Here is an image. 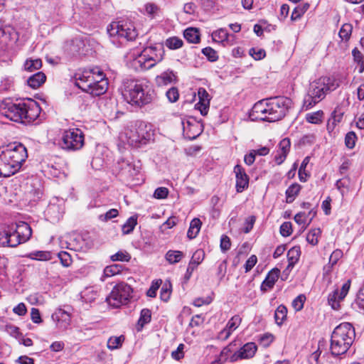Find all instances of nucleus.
Instances as JSON below:
<instances>
[{
	"label": "nucleus",
	"instance_id": "1",
	"mask_svg": "<svg viewBox=\"0 0 364 364\" xmlns=\"http://www.w3.org/2000/svg\"><path fill=\"white\" fill-rule=\"evenodd\" d=\"M41 111L38 103L31 99L19 102L5 100L0 105V112L3 116L23 124L34 122L39 117Z\"/></svg>",
	"mask_w": 364,
	"mask_h": 364
},
{
	"label": "nucleus",
	"instance_id": "2",
	"mask_svg": "<svg viewBox=\"0 0 364 364\" xmlns=\"http://www.w3.org/2000/svg\"><path fill=\"white\" fill-rule=\"evenodd\" d=\"M28 157L26 148L21 143H13L0 149V176L15 174Z\"/></svg>",
	"mask_w": 364,
	"mask_h": 364
},
{
	"label": "nucleus",
	"instance_id": "3",
	"mask_svg": "<svg viewBox=\"0 0 364 364\" xmlns=\"http://www.w3.org/2000/svg\"><path fill=\"white\" fill-rule=\"evenodd\" d=\"M122 95L128 103L139 107L151 104L156 99L154 90L146 82L139 81L128 82Z\"/></svg>",
	"mask_w": 364,
	"mask_h": 364
},
{
	"label": "nucleus",
	"instance_id": "4",
	"mask_svg": "<svg viewBox=\"0 0 364 364\" xmlns=\"http://www.w3.org/2000/svg\"><path fill=\"white\" fill-rule=\"evenodd\" d=\"M355 337L353 325L344 322L336 326L331 333L330 350L333 356H339L347 353Z\"/></svg>",
	"mask_w": 364,
	"mask_h": 364
},
{
	"label": "nucleus",
	"instance_id": "5",
	"mask_svg": "<svg viewBox=\"0 0 364 364\" xmlns=\"http://www.w3.org/2000/svg\"><path fill=\"white\" fill-rule=\"evenodd\" d=\"M32 235L30 225L24 222L12 224L0 230V246L15 247L28 241Z\"/></svg>",
	"mask_w": 364,
	"mask_h": 364
},
{
	"label": "nucleus",
	"instance_id": "6",
	"mask_svg": "<svg viewBox=\"0 0 364 364\" xmlns=\"http://www.w3.org/2000/svg\"><path fill=\"white\" fill-rule=\"evenodd\" d=\"M107 30L110 41L117 46H122L128 41H132L138 36L134 23L129 21L112 22L107 26Z\"/></svg>",
	"mask_w": 364,
	"mask_h": 364
},
{
	"label": "nucleus",
	"instance_id": "7",
	"mask_svg": "<svg viewBox=\"0 0 364 364\" xmlns=\"http://www.w3.org/2000/svg\"><path fill=\"white\" fill-rule=\"evenodd\" d=\"M164 53L165 50L162 44L146 47L134 58L133 66L136 70H149L163 60Z\"/></svg>",
	"mask_w": 364,
	"mask_h": 364
},
{
	"label": "nucleus",
	"instance_id": "8",
	"mask_svg": "<svg viewBox=\"0 0 364 364\" xmlns=\"http://www.w3.org/2000/svg\"><path fill=\"white\" fill-rule=\"evenodd\" d=\"M330 78L321 77L310 83L306 95L303 101V108L306 110L311 109L317 103L324 99L328 91Z\"/></svg>",
	"mask_w": 364,
	"mask_h": 364
},
{
	"label": "nucleus",
	"instance_id": "9",
	"mask_svg": "<svg viewBox=\"0 0 364 364\" xmlns=\"http://www.w3.org/2000/svg\"><path fill=\"white\" fill-rule=\"evenodd\" d=\"M153 135L151 125L142 121L136 122L125 132L127 144L136 148L146 144L151 140Z\"/></svg>",
	"mask_w": 364,
	"mask_h": 364
},
{
	"label": "nucleus",
	"instance_id": "10",
	"mask_svg": "<svg viewBox=\"0 0 364 364\" xmlns=\"http://www.w3.org/2000/svg\"><path fill=\"white\" fill-rule=\"evenodd\" d=\"M273 97L262 100L256 102L250 113L252 120L266 121L273 122L278 120L276 116Z\"/></svg>",
	"mask_w": 364,
	"mask_h": 364
},
{
	"label": "nucleus",
	"instance_id": "11",
	"mask_svg": "<svg viewBox=\"0 0 364 364\" xmlns=\"http://www.w3.org/2000/svg\"><path fill=\"white\" fill-rule=\"evenodd\" d=\"M133 289L127 283L120 282L117 284L112 289L106 301L109 306L114 308L126 305L132 298Z\"/></svg>",
	"mask_w": 364,
	"mask_h": 364
},
{
	"label": "nucleus",
	"instance_id": "12",
	"mask_svg": "<svg viewBox=\"0 0 364 364\" xmlns=\"http://www.w3.org/2000/svg\"><path fill=\"white\" fill-rule=\"evenodd\" d=\"M84 145V134L79 129H72L63 132L59 146L66 151H76Z\"/></svg>",
	"mask_w": 364,
	"mask_h": 364
},
{
	"label": "nucleus",
	"instance_id": "13",
	"mask_svg": "<svg viewBox=\"0 0 364 364\" xmlns=\"http://www.w3.org/2000/svg\"><path fill=\"white\" fill-rule=\"evenodd\" d=\"M85 75L87 76L82 77L85 79V82H80L81 90L92 95V96H100L101 95L105 94L108 88V80H101L98 82V84H93V79L91 77H89V73H86Z\"/></svg>",
	"mask_w": 364,
	"mask_h": 364
},
{
	"label": "nucleus",
	"instance_id": "14",
	"mask_svg": "<svg viewBox=\"0 0 364 364\" xmlns=\"http://www.w3.org/2000/svg\"><path fill=\"white\" fill-rule=\"evenodd\" d=\"M86 73H88L89 77H91L94 80L92 82L93 84H98V82L101 80H107V78H105V75H104L103 72L98 68H94L90 70H84L82 72L77 73L75 75V85L81 89V83L83 82L85 83V79L82 77L87 76L85 75ZM86 84H87L86 82Z\"/></svg>",
	"mask_w": 364,
	"mask_h": 364
},
{
	"label": "nucleus",
	"instance_id": "15",
	"mask_svg": "<svg viewBox=\"0 0 364 364\" xmlns=\"http://www.w3.org/2000/svg\"><path fill=\"white\" fill-rule=\"evenodd\" d=\"M257 350V347L255 343H247L238 350L230 355V362L235 363L239 360L251 358L255 355Z\"/></svg>",
	"mask_w": 364,
	"mask_h": 364
},
{
	"label": "nucleus",
	"instance_id": "16",
	"mask_svg": "<svg viewBox=\"0 0 364 364\" xmlns=\"http://www.w3.org/2000/svg\"><path fill=\"white\" fill-rule=\"evenodd\" d=\"M273 100L276 116H277L278 120H280L286 116L291 107L292 101L290 98L284 96L274 97Z\"/></svg>",
	"mask_w": 364,
	"mask_h": 364
},
{
	"label": "nucleus",
	"instance_id": "17",
	"mask_svg": "<svg viewBox=\"0 0 364 364\" xmlns=\"http://www.w3.org/2000/svg\"><path fill=\"white\" fill-rule=\"evenodd\" d=\"M234 173H235L236 178V191L237 193H242L248 188L250 178L244 168L240 164H237L234 167Z\"/></svg>",
	"mask_w": 364,
	"mask_h": 364
},
{
	"label": "nucleus",
	"instance_id": "18",
	"mask_svg": "<svg viewBox=\"0 0 364 364\" xmlns=\"http://www.w3.org/2000/svg\"><path fill=\"white\" fill-rule=\"evenodd\" d=\"M52 320L60 330H66L70 325V315L62 309H58L51 316Z\"/></svg>",
	"mask_w": 364,
	"mask_h": 364
},
{
	"label": "nucleus",
	"instance_id": "19",
	"mask_svg": "<svg viewBox=\"0 0 364 364\" xmlns=\"http://www.w3.org/2000/svg\"><path fill=\"white\" fill-rule=\"evenodd\" d=\"M183 134L189 139H196L202 132V126L196 122H182Z\"/></svg>",
	"mask_w": 364,
	"mask_h": 364
},
{
	"label": "nucleus",
	"instance_id": "20",
	"mask_svg": "<svg viewBox=\"0 0 364 364\" xmlns=\"http://www.w3.org/2000/svg\"><path fill=\"white\" fill-rule=\"evenodd\" d=\"M198 94L199 102L196 104V107L200 110L203 116H205L209 109L210 97L208 92L202 87L198 89Z\"/></svg>",
	"mask_w": 364,
	"mask_h": 364
},
{
	"label": "nucleus",
	"instance_id": "21",
	"mask_svg": "<svg viewBox=\"0 0 364 364\" xmlns=\"http://www.w3.org/2000/svg\"><path fill=\"white\" fill-rule=\"evenodd\" d=\"M139 173V167L132 164L127 161L123 160L119 173L121 176L124 177L127 180H132Z\"/></svg>",
	"mask_w": 364,
	"mask_h": 364
},
{
	"label": "nucleus",
	"instance_id": "22",
	"mask_svg": "<svg viewBox=\"0 0 364 364\" xmlns=\"http://www.w3.org/2000/svg\"><path fill=\"white\" fill-rule=\"evenodd\" d=\"M213 40L221 43L223 46H232L233 44L234 36L230 35L225 28H220L212 33Z\"/></svg>",
	"mask_w": 364,
	"mask_h": 364
},
{
	"label": "nucleus",
	"instance_id": "23",
	"mask_svg": "<svg viewBox=\"0 0 364 364\" xmlns=\"http://www.w3.org/2000/svg\"><path fill=\"white\" fill-rule=\"evenodd\" d=\"M242 318L238 315H235L228 321L224 329L220 332V336L223 337L224 340L228 339L231 333L236 330L240 325Z\"/></svg>",
	"mask_w": 364,
	"mask_h": 364
},
{
	"label": "nucleus",
	"instance_id": "24",
	"mask_svg": "<svg viewBox=\"0 0 364 364\" xmlns=\"http://www.w3.org/2000/svg\"><path fill=\"white\" fill-rule=\"evenodd\" d=\"M177 77L173 70H167L156 77V84L159 87L166 86L176 82Z\"/></svg>",
	"mask_w": 364,
	"mask_h": 364
},
{
	"label": "nucleus",
	"instance_id": "25",
	"mask_svg": "<svg viewBox=\"0 0 364 364\" xmlns=\"http://www.w3.org/2000/svg\"><path fill=\"white\" fill-rule=\"evenodd\" d=\"M279 272L280 271L277 268H274L269 272L261 285V290L262 291H267V290L273 288L279 278Z\"/></svg>",
	"mask_w": 364,
	"mask_h": 364
},
{
	"label": "nucleus",
	"instance_id": "26",
	"mask_svg": "<svg viewBox=\"0 0 364 364\" xmlns=\"http://www.w3.org/2000/svg\"><path fill=\"white\" fill-rule=\"evenodd\" d=\"M45 213L50 220L54 222L58 221L62 217L63 210L60 205L55 203H50L48 205Z\"/></svg>",
	"mask_w": 364,
	"mask_h": 364
},
{
	"label": "nucleus",
	"instance_id": "27",
	"mask_svg": "<svg viewBox=\"0 0 364 364\" xmlns=\"http://www.w3.org/2000/svg\"><path fill=\"white\" fill-rule=\"evenodd\" d=\"M46 80V75L42 72H38L28 78L27 83L31 88L37 89L45 82Z\"/></svg>",
	"mask_w": 364,
	"mask_h": 364
},
{
	"label": "nucleus",
	"instance_id": "28",
	"mask_svg": "<svg viewBox=\"0 0 364 364\" xmlns=\"http://www.w3.org/2000/svg\"><path fill=\"white\" fill-rule=\"evenodd\" d=\"M301 255L300 247L295 246L291 247L287 252L288 266L287 269H292L295 264L299 261Z\"/></svg>",
	"mask_w": 364,
	"mask_h": 364
},
{
	"label": "nucleus",
	"instance_id": "29",
	"mask_svg": "<svg viewBox=\"0 0 364 364\" xmlns=\"http://www.w3.org/2000/svg\"><path fill=\"white\" fill-rule=\"evenodd\" d=\"M183 36L191 43H198L200 41L199 30L196 28H188L183 32Z\"/></svg>",
	"mask_w": 364,
	"mask_h": 364
},
{
	"label": "nucleus",
	"instance_id": "30",
	"mask_svg": "<svg viewBox=\"0 0 364 364\" xmlns=\"http://www.w3.org/2000/svg\"><path fill=\"white\" fill-rule=\"evenodd\" d=\"M201 225L202 223L199 218L193 219L187 232V237L191 240L196 238L200 230Z\"/></svg>",
	"mask_w": 364,
	"mask_h": 364
},
{
	"label": "nucleus",
	"instance_id": "31",
	"mask_svg": "<svg viewBox=\"0 0 364 364\" xmlns=\"http://www.w3.org/2000/svg\"><path fill=\"white\" fill-rule=\"evenodd\" d=\"M301 186L295 183L291 184L286 191V201L288 203H292L299 194Z\"/></svg>",
	"mask_w": 364,
	"mask_h": 364
},
{
	"label": "nucleus",
	"instance_id": "32",
	"mask_svg": "<svg viewBox=\"0 0 364 364\" xmlns=\"http://www.w3.org/2000/svg\"><path fill=\"white\" fill-rule=\"evenodd\" d=\"M151 319V312L148 309H143L140 313V317L137 323V330L141 331L143 327L149 323Z\"/></svg>",
	"mask_w": 364,
	"mask_h": 364
},
{
	"label": "nucleus",
	"instance_id": "33",
	"mask_svg": "<svg viewBox=\"0 0 364 364\" xmlns=\"http://www.w3.org/2000/svg\"><path fill=\"white\" fill-rule=\"evenodd\" d=\"M97 296V291L95 290L93 287L86 288L81 292V299L86 303H91L94 301Z\"/></svg>",
	"mask_w": 364,
	"mask_h": 364
},
{
	"label": "nucleus",
	"instance_id": "34",
	"mask_svg": "<svg viewBox=\"0 0 364 364\" xmlns=\"http://www.w3.org/2000/svg\"><path fill=\"white\" fill-rule=\"evenodd\" d=\"M122 271V266L119 264H112L107 266L105 268L103 276L102 277L101 279L102 281L105 280L106 277H110L112 276H114L116 274H118L121 273Z\"/></svg>",
	"mask_w": 364,
	"mask_h": 364
},
{
	"label": "nucleus",
	"instance_id": "35",
	"mask_svg": "<svg viewBox=\"0 0 364 364\" xmlns=\"http://www.w3.org/2000/svg\"><path fill=\"white\" fill-rule=\"evenodd\" d=\"M137 224V217L131 216L129 217L126 223L122 225V230L124 235L130 234L134 229Z\"/></svg>",
	"mask_w": 364,
	"mask_h": 364
},
{
	"label": "nucleus",
	"instance_id": "36",
	"mask_svg": "<svg viewBox=\"0 0 364 364\" xmlns=\"http://www.w3.org/2000/svg\"><path fill=\"white\" fill-rule=\"evenodd\" d=\"M27 257L31 259L48 261L51 259V254L48 251H35L29 253Z\"/></svg>",
	"mask_w": 364,
	"mask_h": 364
},
{
	"label": "nucleus",
	"instance_id": "37",
	"mask_svg": "<svg viewBox=\"0 0 364 364\" xmlns=\"http://www.w3.org/2000/svg\"><path fill=\"white\" fill-rule=\"evenodd\" d=\"M287 309L284 306L280 305L277 307L274 313V319L277 325L281 326L283 323L287 318Z\"/></svg>",
	"mask_w": 364,
	"mask_h": 364
},
{
	"label": "nucleus",
	"instance_id": "38",
	"mask_svg": "<svg viewBox=\"0 0 364 364\" xmlns=\"http://www.w3.org/2000/svg\"><path fill=\"white\" fill-rule=\"evenodd\" d=\"M165 257L170 264H175L181 260L183 257V253L178 250H168Z\"/></svg>",
	"mask_w": 364,
	"mask_h": 364
},
{
	"label": "nucleus",
	"instance_id": "39",
	"mask_svg": "<svg viewBox=\"0 0 364 364\" xmlns=\"http://www.w3.org/2000/svg\"><path fill=\"white\" fill-rule=\"evenodd\" d=\"M183 45L182 39L178 37L173 36L167 38L165 41V46L171 50H176L181 48Z\"/></svg>",
	"mask_w": 364,
	"mask_h": 364
},
{
	"label": "nucleus",
	"instance_id": "40",
	"mask_svg": "<svg viewBox=\"0 0 364 364\" xmlns=\"http://www.w3.org/2000/svg\"><path fill=\"white\" fill-rule=\"evenodd\" d=\"M339 291L338 289H336L333 291L331 294L328 295V302L329 305L332 307L334 310H338L340 308V302L343 299H339Z\"/></svg>",
	"mask_w": 364,
	"mask_h": 364
},
{
	"label": "nucleus",
	"instance_id": "41",
	"mask_svg": "<svg viewBox=\"0 0 364 364\" xmlns=\"http://www.w3.org/2000/svg\"><path fill=\"white\" fill-rule=\"evenodd\" d=\"M42 66V61L41 59H28L24 63V68L26 70L33 72L38 70Z\"/></svg>",
	"mask_w": 364,
	"mask_h": 364
},
{
	"label": "nucleus",
	"instance_id": "42",
	"mask_svg": "<svg viewBox=\"0 0 364 364\" xmlns=\"http://www.w3.org/2000/svg\"><path fill=\"white\" fill-rule=\"evenodd\" d=\"M353 26L350 23H344L338 33L339 37L342 41H348L351 36Z\"/></svg>",
	"mask_w": 364,
	"mask_h": 364
},
{
	"label": "nucleus",
	"instance_id": "43",
	"mask_svg": "<svg viewBox=\"0 0 364 364\" xmlns=\"http://www.w3.org/2000/svg\"><path fill=\"white\" fill-rule=\"evenodd\" d=\"M310 161L309 156H306L303 161L301 162V164L299 169V180L301 182H306L307 181V178L309 176V175L306 171V166L309 164Z\"/></svg>",
	"mask_w": 364,
	"mask_h": 364
},
{
	"label": "nucleus",
	"instance_id": "44",
	"mask_svg": "<svg viewBox=\"0 0 364 364\" xmlns=\"http://www.w3.org/2000/svg\"><path fill=\"white\" fill-rule=\"evenodd\" d=\"M321 234L320 228H314L311 230L306 235L307 242L312 245H316L318 242V237Z\"/></svg>",
	"mask_w": 364,
	"mask_h": 364
},
{
	"label": "nucleus",
	"instance_id": "45",
	"mask_svg": "<svg viewBox=\"0 0 364 364\" xmlns=\"http://www.w3.org/2000/svg\"><path fill=\"white\" fill-rule=\"evenodd\" d=\"M15 31L14 28L10 26L4 25L0 21V38H4L6 40L12 38L13 35H15Z\"/></svg>",
	"mask_w": 364,
	"mask_h": 364
},
{
	"label": "nucleus",
	"instance_id": "46",
	"mask_svg": "<svg viewBox=\"0 0 364 364\" xmlns=\"http://www.w3.org/2000/svg\"><path fill=\"white\" fill-rule=\"evenodd\" d=\"M124 340V338L123 336L110 337L107 341V348L110 350L117 349L122 346Z\"/></svg>",
	"mask_w": 364,
	"mask_h": 364
},
{
	"label": "nucleus",
	"instance_id": "47",
	"mask_svg": "<svg viewBox=\"0 0 364 364\" xmlns=\"http://www.w3.org/2000/svg\"><path fill=\"white\" fill-rule=\"evenodd\" d=\"M323 112L317 111L306 114V121L311 124H318L322 121Z\"/></svg>",
	"mask_w": 364,
	"mask_h": 364
},
{
	"label": "nucleus",
	"instance_id": "48",
	"mask_svg": "<svg viewBox=\"0 0 364 364\" xmlns=\"http://www.w3.org/2000/svg\"><path fill=\"white\" fill-rule=\"evenodd\" d=\"M205 253L202 250H197L192 255V257L190 261V264H193L196 267H198L199 264L202 262L204 259Z\"/></svg>",
	"mask_w": 364,
	"mask_h": 364
},
{
	"label": "nucleus",
	"instance_id": "49",
	"mask_svg": "<svg viewBox=\"0 0 364 364\" xmlns=\"http://www.w3.org/2000/svg\"><path fill=\"white\" fill-rule=\"evenodd\" d=\"M202 53L208 58L210 62H215L218 59L217 52L211 47H206L202 49Z\"/></svg>",
	"mask_w": 364,
	"mask_h": 364
},
{
	"label": "nucleus",
	"instance_id": "50",
	"mask_svg": "<svg viewBox=\"0 0 364 364\" xmlns=\"http://www.w3.org/2000/svg\"><path fill=\"white\" fill-rule=\"evenodd\" d=\"M249 54L256 60H262L266 56L265 50L258 48H251L249 50Z\"/></svg>",
	"mask_w": 364,
	"mask_h": 364
},
{
	"label": "nucleus",
	"instance_id": "51",
	"mask_svg": "<svg viewBox=\"0 0 364 364\" xmlns=\"http://www.w3.org/2000/svg\"><path fill=\"white\" fill-rule=\"evenodd\" d=\"M357 136L354 132H348L345 136V144L346 147L350 149L354 148Z\"/></svg>",
	"mask_w": 364,
	"mask_h": 364
},
{
	"label": "nucleus",
	"instance_id": "52",
	"mask_svg": "<svg viewBox=\"0 0 364 364\" xmlns=\"http://www.w3.org/2000/svg\"><path fill=\"white\" fill-rule=\"evenodd\" d=\"M343 113L341 109H336L331 114V118L328 120V127L332 123L333 126H336L337 123H339L343 119Z\"/></svg>",
	"mask_w": 364,
	"mask_h": 364
},
{
	"label": "nucleus",
	"instance_id": "53",
	"mask_svg": "<svg viewBox=\"0 0 364 364\" xmlns=\"http://www.w3.org/2000/svg\"><path fill=\"white\" fill-rule=\"evenodd\" d=\"M131 256L127 252L119 251L116 254L111 256L112 261L129 262Z\"/></svg>",
	"mask_w": 364,
	"mask_h": 364
},
{
	"label": "nucleus",
	"instance_id": "54",
	"mask_svg": "<svg viewBox=\"0 0 364 364\" xmlns=\"http://www.w3.org/2000/svg\"><path fill=\"white\" fill-rule=\"evenodd\" d=\"M166 96L167 97L170 102H176L179 97V92L178 88L176 87H171L166 91Z\"/></svg>",
	"mask_w": 364,
	"mask_h": 364
},
{
	"label": "nucleus",
	"instance_id": "55",
	"mask_svg": "<svg viewBox=\"0 0 364 364\" xmlns=\"http://www.w3.org/2000/svg\"><path fill=\"white\" fill-rule=\"evenodd\" d=\"M343 257V252L341 250H334L329 257L328 264L330 265L328 267H333L338 261Z\"/></svg>",
	"mask_w": 364,
	"mask_h": 364
},
{
	"label": "nucleus",
	"instance_id": "56",
	"mask_svg": "<svg viewBox=\"0 0 364 364\" xmlns=\"http://www.w3.org/2000/svg\"><path fill=\"white\" fill-rule=\"evenodd\" d=\"M291 147V141L289 138H284L280 141L278 144L279 151H282L288 155Z\"/></svg>",
	"mask_w": 364,
	"mask_h": 364
},
{
	"label": "nucleus",
	"instance_id": "57",
	"mask_svg": "<svg viewBox=\"0 0 364 364\" xmlns=\"http://www.w3.org/2000/svg\"><path fill=\"white\" fill-rule=\"evenodd\" d=\"M58 256L63 266L68 267L71 264L72 259L67 252L61 251L58 254Z\"/></svg>",
	"mask_w": 364,
	"mask_h": 364
},
{
	"label": "nucleus",
	"instance_id": "58",
	"mask_svg": "<svg viewBox=\"0 0 364 364\" xmlns=\"http://www.w3.org/2000/svg\"><path fill=\"white\" fill-rule=\"evenodd\" d=\"M306 300V297L303 294L297 296L292 301V306L296 311H300L304 307V303Z\"/></svg>",
	"mask_w": 364,
	"mask_h": 364
},
{
	"label": "nucleus",
	"instance_id": "59",
	"mask_svg": "<svg viewBox=\"0 0 364 364\" xmlns=\"http://www.w3.org/2000/svg\"><path fill=\"white\" fill-rule=\"evenodd\" d=\"M13 86V80L11 77H0V90L6 91Z\"/></svg>",
	"mask_w": 364,
	"mask_h": 364
},
{
	"label": "nucleus",
	"instance_id": "60",
	"mask_svg": "<svg viewBox=\"0 0 364 364\" xmlns=\"http://www.w3.org/2000/svg\"><path fill=\"white\" fill-rule=\"evenodd\" d=\"M119 214V212L117 209L112 208L108 210L105 214L100 215L99 218L102 221H107L114 218H116Z\"/></svg>",
	"mask_w": 364,
	"mask_h": 364
},
{
	"label": "nucleus",
	"instance_id": "61",
	"mask_svg": "<svg viewBox=\"0 0 364 364\" xmlns=\"http://www.w3.org/2000/svg\"><path fill=\"white\" fill-rule=\"evenodd\" d=\"M292 232L291 223L290 222H284L280 226V233L283 237H288Z\"/></svg>",
	"mask_w": 364,
	"mask_h": 364
},
{
	"label": "nucleus",
	"instance_id": "62",
	"mask_svg": "<svg viewBox=\"0 0 364 364\" xmlns=\"http://www.w3.org/2000/svg\"><path fill=\"white\" fill-rule=\"evenodd\" d=\"M184 344L180 343L177 348V349L171 353V356L176 360H180L181 358L184 357Z\"/></svg>",
	"mask_w": 364,
	"mask_h": 364
},
{
	"label": "nucleus",
	"instance_id": "63",
	"mask_svg": "<svg viewBox=\"0 0 364 364\" xmlns=\"http://www.w3.org/2000/svg\"><path fill=\"white\" fill-rule=\"evenodd\" d=\"M257 257H256V255H251L247 259V260L246 261V262L245 264V272H250L254 267V266L257 264Z\"/></svg>",
	"mask_w": 364,
	"mask_h": 364
},
{
	"label": "nucleus",
	"instance_id": "64",
	"mask_svg": "<svg viewBox=\"0 0 364 364\" xmlns=\"http://www.w3.org/2000/svg\"><path fill=\"white\" fill-rule=\"evenodd\" d=\"M168 194V188L165 187L157 188L154 193V196L158 199H163L167 197Z\"/></svg>",
	"mask_w": 364,
	"mask_h": 364
}]
</instances>
